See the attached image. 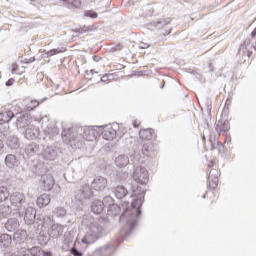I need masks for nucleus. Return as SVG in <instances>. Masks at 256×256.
Here are the masks:
<instances>
[{
  "label": "nucleus",
  "mask_w": 256,
  "mask_h": 256,
  "mask_svg": "<svg viewBox=\"0 0 256 256\" xmlns=\"http://www.w3.org/2000/svg\"><path fill=\"white\" fill-rule=\"evenodd\" d=\"M93 193L91 192V189H89V186H84L82 189H80V197L78 198L79 201L80 199H89Z\"/></svg>",
  "instance_id": "33"
},
{
  "label": "nucleus",
  "mask_w": 256,
  "mask_h": 256,
  "mask_svg": "<svg viewBox=\"0 0 256 256\" xmlns=\"http://www.w3.org/2000/svg\"><path fill=\"white\" fill-rule=\"evenodd\" d=\"M10 197L9 189L5 186H0V203H3V201H7Z\"/></svg>",
  "instance_id": "35"
},
{
  "label": "nucleus",
  "mask_w": 256,
  "mask_h": 256,
  "mask_svg": "<svg viewBox=\"0 0 256 256\" xmlns=\"http://www.w3.org/2000/svg\"><path fill=\"white\" fill-rule=\"evenodd\" d=\"M99 132L93 127L87 126H74L72 128L64 129L61 133V137L64 143H73L79 141V139H85V141H93L97 139Z\"/></svg>",
  "instance_id": "3"
},
{
  "label": "nucleus",
  "mask_w": 256,
  "mask_h": 256,
  "mask_svg": "<svg viewBox=\"0 0 256 256\" xmlns=\"http://www.w3.org/2000/svg\"><path fill=\"white\" fill-rule=\"evenodd\" d=\"M15 83V79L10 78L8 81H6L5 85L6 87H11Z\"/></svg>",
  "instance_id": "48"
},
{
  "label": "nucleus",
  "mask_w": 256,
  "mask_h": 256,
  "mask_svg": "<svg viewBox=\"0 0 256 256\" xmlns=\"http://www.w3.org/2000/svg\"><path fill=\"white\" fill-rule=\"evenodd\" d=\"M107 188V178L103 176H97L91 183V189L94 191H105Z\"/></svg>",
  "instance_id": "11"
},
{
  "label": "nucleus",
  "mask_w": 256,
  "mask_h": 256,
  "mask_svg": "<svg viewBox=\"0 0 256 256\" xmlns=\"http://www.w3.org/2000/svg\"><path fill=\"white\" fill-rule=\"evenodd\" d=\"M171 23V18H160L157 21L151 22L150 27H154V29H163L167 27Z\"/></svg>",
  "instance_id": "19"
},
{
  "label": "nucleus",
  "mask_w": 256,
  "mask_h": 256,
  "mask_svg": "<svg viewBox=\"0 0 256 256\" xmlns=\"http://www.w3.org/2000/svg\"><path fill=\"white\" fill-rule=\"evenodd\" d=\"M139 48L140 49H149V44L148 43H141Z\"/></svg>",
  "instance_id": "49"
},
{
  "label": "nucleus",
  "mask_w": 256,
  "mask_h": 256,
  "mask_svg": "<svg viewBox=\"0 0 256 256\" xmlns=\"http://www.w3.org/2000/svg\"><path fill=\"white\" fill-rule=\"evenodd\" d=\"M207 198V192L202 196V199H206Z\"/></svg>",
  "instance_id": "57"
},
{
  "label": "nucleus",
  "mask_w": 256,
  "mask_h": 256,
  "mask_svg": "<svg viewBox=\"0 0 256 256\" xmlns=\"http://www.w3.org/2000/svg\"><path fill=\"white\" fill-rule=\"evenodd\" d=\"M121 206L117 205V204H113L109 210H108V214L111 216V217H117V215H120L121 213Z\"/></svg>",
  "instance_id": "36"
},
{
  "label": "nucleus",
  "mask_w": 256,
  "mask_h": 256,
  "mask_svg": "<svg viewBox=\"0 0 256 256\" xmlns=\"http://www.w3.org/2000/svg\"><path fill=\"white\" fill-rule=\"evenodd\" d=\"M114 201L115 200H113V197L106 196L103 198L102 203H103L104 207H109V209H110L112 205H115Z\"/></svg>",
  "instance_id": "42"
},
{
  "label": "nucleus",
  "mask_w": 256,
  "mask_h": 256,
  "mask_svg": "<svg viewBox=\"0 0 256 256\" xmlns=\"http://www.w3.org/2000/svg\"><path fill=\"white\" fill-rule=\"evenodd\" d=\"M60 153L61 150L59 148L53 146H46L41 152V157L42 159H44V161H55V159L59 157Z\"/></svg>",
  "instance_id": "7"
},
{
  "label": "nucleus",
  "mask_w": 256,
  "mask_h": 256,
  "mask_svg": "<svg viewBox=\"0 0 256 256\" xmlns=\"http://www.w3.org/2000/svg\"><path fill=\"white\" fill-rule=\"evenodd\" d=\"M31 171L32 173H34V175H37L39 177L45 173V168L42 163L33 162L31 166Z\"/></svg>",
  "instance_id": "26"
},
{
  "label": "nucleus",
  "mask_w": 256,
  "mask_h": 256,
  "mask_svg": "<svg viewBox=\"0 0 256 256\" xmlns=\"http://www.w3.org/2000/svg\"><path fill=\"white\" fill-rule=\"evenodd\" d=\"M42 227L47 229V234L50 239H59L65 231V226L55 222L53 217L49 215L42 218Z\"/></svg>",
  "instance_id": "4"
},
{
  "label": "nucleus",
  "mask_w": 256,
  "mask_h": 256,
  "mask_svg": "<svg viewBox=\"0 0 256 256\" xmlns=\"http://www.w3.org/2000/svg\"><path fill=\"white\" fill-rule=\"evenodd\" d=\"M127 189H125V186H118L114 190L115 197L117 199H125V196L128 195Z\"/></svg>",
  "instance_id": "28"
},
{
  "label": "nucleus",
  "mask_w": 256,
  "mask_h": 256,
  "mask_svg": "<svg viewBox=\"0 0 256 256\" xmlns=\"http://www.w3.org/2000/svg\"><path fill=\"white\" fill-rule=\"evenodd\" d=\"M13 117H15V114L11 110L0 112V125L9 123Z\"/></svg>",
  "instance_id": "22"
},
{
  "label": "nucleus",
  "mask_w": 256,
  "mask_h": 256,
  "mask_svg": "<svg viewBox=\"0 0 256 256\" xmlns=\"http://www.w3.org/2000/svg\"><path fill=\"white\" fill-rule=\"evenodd\" d=\"M116 167H127L129 165V156L121 154L115 159Z\"/></svg>",
  "instance_id": "25"
},
{
  "label": "nucleus",
  "mask_w": 256,
  "mask_h": 256,
  "mask_svg": "<svg viewBox=\"0 0 256 256\" xmlns=\"http://www.w3.org/2000/svg\"><path fill=\"white\" fill-rule=\"evenodd\" d=\"M154 134H155V130L151 128L139 131V137L143 141H151V139H153Z\"/></svg>",
  "instance_id": "20"
},
{
  "label": "nucleus",
  "mask_w": 256,
  "mask_h": 256,
  "mask_svg": "<svg viewBox=\"0 0 256 256\" xmlns=\"http://www.w3.org/2000/svg\"><path fill=\"white\" fill-rule=\"evenodd\" d=\"M153 15V7L151 5L147 6V12L143 14V17H151Z\"/></svg>",
  "instance_id": "45"
},
{
  "label": "nucleus",
  "mask_w": 256,
  "mask_h": 256,
  "mask_svg": "<svg viewBox=\"0 0 256 256\" xmlns=\"http://www.w3.org/2000/svg\"><path fill=\"white\" fill-rule=\"evenodd\" d=\"M93 61H95L96 63H99V61H101V57L94 55L93 56Z\"/></svg>",
  "instance_id": "52"
},
{
  "label": "nucleus",
  "mask_w": 256,
  "mask_h": 256,
  "mask_svg": "<svg viewBox=\"0 0 256 256\" xmlns=\"http://www.w3.org/2000/svg\"><path fill=\"white\" fill-rule=\"evenodd\" d=\"M82 223L86 227V234L81 242L82 245H85L84 249H87V245H92V243H95L103 235V231H105V227H107L109 221L106 218L86 216Z\"/></svg>",
  "instance_id": "2"
},
{
  "label": "nucleus",
  "mask_w": 256,
  "mask_h": 256,
  "mask_svg": "<svg viewBox=\"0 0 256 256\" xmlns=\"http://www.w3.org/2000/svg\"><path fill=\"white\" fill-rule=\"evenodd\" d=\"M208 167H209V168L213 167V164H212V163H210V164L208 165Z\"/></svg>",
  "instance_id": "59"
},
{
  "label": "nucleus",
  "mask_w": 256,
  "mask_h": 256,
  "mask_svg": "<svg viewBox=\"0 0 256 256\" xmlns=\"http://www.w3.org/2000/svg\"><path fill=\"white\" fill-rule=\"evenodd\" d=\"M6 139H7V145L10 149H19V145H20L19 138H17L15 134L9 132V130H7Z\"/></svg>",
  "instance_id": "14"
},
{
  "label": "nucleus",
  "mask_w": 256,
  "mask_h": 256,
  "mask_svg": "<svg viewBox=\"0 0 256 256\" xmlns=\"http://www.w3.org/2000/svg\"><path fill=\"white\" fill-rule=\"evenodd\" d=\"M4 163L8 169H15L19 166V159L15 154H8L4 159Z\"/></svg>",
  "instance_id": "15"
},
{
  "label": "nucleus",
  "mask_w": 256,
  "mask_h": 256,
  "mask_svg": "<svg viewBox=\"0 0 256 256\" xmlns=\"http://www.w3.org/2000/svg\"><path fill=\"white\" fill-rule=\"evenodd\" d=\"M12 213L10 206L1 205L0 206V217H9Z\"/></svg>",
  "instance_id": "40"
},
{
  "label": "nucleus",
  "mask_w": 256,
  "mask_h": 256,
  "mask_svg": "<svg viewBox=\"0 0 256 256\" xmlns=\"http://www.w3.org/2000/svg\"><path fill=\"white\" fill-rule=\"evenodd\" d=\"M44 133L47 135H59V128L55 124H48L44 130Z\"/></svg>",
  "instance_id": "32"
},
{
  "label": "nucleus",
  "mask_w": 256,
  "mask_h": 256,
  "mask_svg": "<svg viewBox=\"0 0 256 256\" xmlns=\"http://www.w3.org/2000/svg\"><path fill=\"white\" fill-rule=\"evenodd\" d=\"M90 73H91V75H95V74H97L98 72L95 71V70H90Z\"/></svg>",
  "instance_id": "55"
},
{
  "label": "nucleus",
  "mask_w": 256,
  "mask_h": 256,
  "mask_svg": "<svg viewBox=\"0 0 256 256\" xmlns=\"http://www.w3.org/2000/svg\"><path fill=\"white\" fill-rule=\"evenodd\" d=\"M66 51L67 49L65 48H56L50 51L44 50L42 55H43V58L45 59V57H53V55H57L59 53H65Z\"/></svg>",
  "instance_id": "29"
},
{
  "label": "nucleus",
  "mask_w": 256,
  "mask_h": 256,
  "mask_svg": "<svg viewBox=\"0 0 256 256\" xmlns=\"http://www.w3.org/2000/svg\"><path fill=\"white\" fill-rule=\"evenodd\" d=\"M132 125L135 129H137V127H139V123H137V121H133Z\"/></svg>",
  "instance_id": "53"
},
{
  "label": "nucleus",
  "mask_w": 256,
  "mask_h": 256,
  "mask_svg": "<svg viewBox=\"0 0 256 256\" xmlns=\"http://www.w3.org/2000/svg\"><path fill=\"white\" fill-rule=\"evenodd\" d=\"M33 122V117L29 113L19 114L17 116L15 125L18 129H25V127H29Z\"/></svg>",
  "instance_id": "8"
},
{
  "label": "nucleus",
  "mask_w": 256,
  "mask_h": 256,
  "mask_svg": "<svg viewBox=\"0 0 256 256\" xmlns=\"http://www.w3.org/2000/svg\"><path fill=\"white\" fill-rule=\"evenodd\" d=\"M74 32L78 33L79 35H83V33H87V27L77 28L74 30Z\"/></svg>",
  "instance_id": "46"
},
{
  "label": "nucleus",
  "mask_w": 256,
  "mask_h": 256,
  "mask_svg": "<svg viewBox=\"0 0 256 256\" xmlns=\"http://www.w3.org/2000/svg\"><path fill=\"white\" fill-rule=\"evenodd\" d=\"M103 209H105V206L101 200H96L91 205V211L95 215H101V213H103Z\"/></svg>",
  "instance_id": "24"
},
{
  "label": "nucleus",
  "mask_w": 256,
  "mask_h": 256,
  "mask_svg": "<svg viewBox=\"0 0 256 256\" xmlns=\"http://www.w3.org/2000/svg\"><path fill=\"white\" fill-rule=\"evenodd\" d=\"M75 245V242H73L72 236L69 234L66 235L63 241L62 249L63 251H69V249H73V246Z\"/></svg>",
  "instance_id": "27"
},
{
  "label": "nucleus",
  "mask_w": 256,
  "mask_h": 256,
  "mask_svg": "<svg viewBox=\"0 0 256 256\" xmlns=\"http://www.w3.org/2000/svg\"><path fill=\"white\" fill-rule=\"evenodd\" d=\"M130 3H132V5H134V3H137V0H130Z\"/></svg>",
  "instance_id": "56"
},
{
  "label": "nucleus",
  "mask_w": 256,
  "mask_h": 256,
  "mask_svg": "<svg viewBox=\"0 0 256 256\" xmlns=\"http://www.w3.org/2000/svg\"><path fill=\"white\" fill-rule=\"evenodd\" d=\"M24 223L26 225H33V223H35V218L37 217V210H35V208L29 206H25L24 209Z\"/></svg>",
  "instance_id": "10"
},
{
  "label": "nucleus",
  "mask_w": 256,
  "mask_h": 256,
  "mask_svg": "<svg viewBox=\"0 0 256 256\" xmlns=\"http://www.w3.org/2000/svg\"><path fill=\"white\" fill-rule=\"evenodd\" d=\"M131 207L132 208L129 209V202H124L122 204L123 212L119 217V222L123 223L124 226L119 232L120 239H127V237L135 231V227H137V223H139L141 200H133Z\"/></svg>",
  "instance_id": "1"
},
{
  "label": "nucleus",
  "mask_w": 256,
  "mask_h": 256,
  "mask_svg": "<svg viewBox=\"0 0 256 256\" xmlns=\"http://www.w3.org/2000/svg\"><path fill=\"white\" fill-rule=\"evenodd\" d=\"M142 153L145 157H151L153 154V145L151 143H146L142 146Z\"/></svg>",
  "instance_id": "37"
},
{
  "label": "nucleus",
  "mask_w": 256,
  "mask_h": 256,
  "mask_svg": "<svg viewBox=\"0 0 256 256\" xmlns=\"http://www.w3.org/2000/svg\"><path fill=\"white\" fill-rule=\"evenodd\" d=\"M251 37H256V28L251 32Z\"/></svg>",
  "instance_id": "54"
},
{
  "label": "nucleus",
  "mask_w": 256,
  "mask_h": 256,
  "mask_svg": "<svg viewBox=\"0 0 256 256\" xmlns=\"http://www.w3.org/2000/svg\"><path fill=\"white\" fill-rule=\"evenodd\" d=\"M203 141H205V135L202 136Z\"/></svg>",
  "instance_id": "60"
},
{
  "label": "nucleus",
  "mask_w": 256,
  "mask_h": 256,
  "mask_svg": "<svg viewBox=\"0 0 256 256\" xmlns=\"http://www.w3.org/2000/svg\"><path fill=\"white\" fill-rule=\"evenodd\" d=\"M36 203L40 209H43V207H47L51 203V196L49 194H42L37 198Z\"/></svg>",
  "instance_id": "21"
},
{
  "label": "nucleus",
  "mask_w": 256,
  "mask_h": 256,
  "mask_svg": "<svg viewBox=\"0 0 256 256\" xmlns=\"http://www.w3.org/2000/svg\"><path fill=\"white\" fill-rule=\"evenodd\" d=\"M107 81H109V75L104 74L100 79V83H107Z\"/></svg>",
  "instance_id": "47"
},
{
  "label": "nucleus",
  "mask_w": 256,
  "mask_h": 256,
  "mask_svg": "<svg viewBox=\"0 0 256 256\" xmlns=\"http://www.w3.org/2000/svg\"><path fill=\"white\" fill-rule=\"evenodd\" d=\"M41 181L44 185V189L46 191H51L53 189V185H55V180L51 175H41Z\"/></svg>",
  "instance_id": "17"
},
{
  "label": "nucleus",
  "mask_w": 256,
  "mask_h": 256,
  "mask_svg": "<svg viewBox=\"0 0 256 256\" xmlns=\"http://www.w3.org/2000/svg\"><path fill=\"white\" fill-rule=\"evenodd\" d=\"M54 215L58 218H63L67 215V210L63 207H57L54 209Z\"/></svg>",
  "instance_id": "41"
},
{
  "label": "nucleus",
  "mask_w": 256,
  "mask_h": 256,
  "mask_svg": "<svg viewBox=\"0 0 256 256\" xmlns=\"http://www.w3.org/2000/svg\"><path fill=\"white\" fill-rule=\"evenodd\" d=\"M121 49H123V46L119 44L117 47L112 48V51H121Z\"/></svg>",
  "instance_id": "51"
},
{
  "label": "nucleus",
  "mask_w": 256,
  "mask_h": 256,
  "mask_svg": "<svg viewBox=\"0 0 256 256\" xmlns=\"http://www.w3.org/2000/svg\"><path fill=\"white\" fill-rule=\"evenodd\" d=\"M133 180L139 185H147L149 183V172L147 168L137 165L134 167Z\"/></svg>",
  "instance_id": "6"
},
{
  "label": "nucleus",
  "mask_w": 256,
  "mask_h": 256,
  "mask_svg": "<svg viewBox=\"0 0 256 256\" xmlns=\"http://www.w3.org/2000/svg\"><path fill=\"white\" fill-rule=\"evenodd\" d=\"M251 49H255V46L251 45V39L246 38L240 45V51H243L244 55H247V57H251L253 55Z\"/></svg>",
  "instance_id": "16"
},
{
  "label": "nucleus",
  "mask_w": 256,
  "mask_h": 256,
  "mask_svg": "<svg viewBox=\"0 0 256 256\" xmlns=\"http://www.w3.org/2000/svg\"><path fill=\"white\" fill-rule=\"evenodd\" d=\"M5 229L9 233H13L19 229V220L17 218H10L5 223Z\"/></svg>",
  "instance_id": "18"
},
{
  "label": "nucleus",
  "mask_w": 256,
  "mask_h": 256,
  "mask_svg": "<svg viewBox=\"0 0 256 256\" xmlns=\"http://www.w3.org/2000/svg\"><path fill=\"white\" fill-rule=\"evenodd\" d=\"M80 245H81L80 242H75L73 247L70 249V253L74 256H83V251L79 249Z\"/></svg>",
  "instance_id": "38"
},
{
  "label": "nucleus",
  "mask_w": 256,
  "mask_h": 256,
  "mask_svg": "<svg viewBox=\"0 0 256 256\" xmlns=\"http://www.w3.org/2000/svg\"><path fill=\"white\" fill-rule=\"evenodd\" d=\"M163 87H165V84H163V85L161 86V89H163Z\"/></svg>",
  "instance_id": "61"
},
{
  "label": "nucleus",
  "mask_w": 256,
  "mask_h": 256,
  "mask_svg": "<svg viewBox=\"0 0 256 256\" xmlns=\"http://www.w3.org/2000/svg\"><path fill=\"white\" fill-rule=\"evenodd\" d=\"M85 17H89L90 19H97L99 17V14L93 10H88L84 13Z\"/></svg>",
  "instance_id": "44"
},
{
  "label": "nucleus",
  "mask_w": 256,
  "mask_h": 256,
  "mask_svg": "<svg viewBox=\"0 0 256 256\" xmlns=\"http://www.w3.org/2000/svg\"><path fill=\"white\" fill-rule=\"evenodd\" d=\"M37 153H39V145L37 143H30L26 146L25 154L27 157H33Z\"/></svg>",
  "instance_id": "23"
},
{
  "label": "nucleus",
  "mask_w": 256,
  "mask_h": 256,
  "mask_svg": "<svg viewBox=\"0 0 256 256\" xmlns=\"http://www.w3.org/2000/svg\"><path fill=\"white\" fill-rule=\"evenodd\" d=\"M170 33H171V28L168 29V30H165V31L162 33V35H163V37H167V35H170Z\"/></svg>",
  "instance_id": "50"
},
{
  "label": "nucleus",
  "mask_w": 256,
  "mask_h": 256,
  "mask_svg": "<svg viewBox=\"0 0 256 256\" xmlns=\"http://www.w3.org/2000/svg\"><path fill=\"white\" fill-rule=\"evenodd\" d=\"M25 138L31 141L41 139V130H39V127L31 125L25 131Z\"/></svg>",
  "instance_id": "12"
},
{
  "label": "nucleus",
  "mask_w": 256,
  "mask_h": 256,
  "mask_svg": "<svg viewBox=\"0 0 256 256\" xmlns=\"http://www.w3.org/2000/svg\"><path fill=\"white\" fill-rule=\"evenodd\" d=\"M111 253V244H107L106 246L99 247L95 250L94 255H109Z\"/></svg>",
  "instance_id": "30"
},
{
  "label": "nucleus",
  "mask_w": 256,
  "mask_h": 256,
  "mask_svg": "<svg viewBox=\"0 0 256 256\" xmlns=\"http://www.w3.org/2000/svg\"><path fill=\"white\" fill-rule=\"evenodd\" d=\"M102 137L106 141H113V139H115V137H117V130H115V128H113V126H111V125H106L103 128Z\"/></svg>",
  "instance_id": "13"
},
{
  "label": "nucleus",
  "mask_w": 256,
  "mask_h": 256,
  "mask_svg": "<svg viewBox=\"0 0 256 256\" xmlns=\"http://www.w3.org/2000/svg\"><path fill=\"white\" fill-rule=\"evenodd\" d=\"M11 245V236L9 234H3L0 236V247H9Z\"/></svg>",
  "instance_id": "34"
},
{
  "label": "nucleus",
  "mask_w": 256,
  "mask_h": 256,
  "mask_svg": "<svg viewBox=\"0 0 256 256\" xmlns=\"http://www.w3.org/2000/svg\"><path fill=\"white\" fill-rule=\"evenodd\" d=\"M207 187L215 191L219 187V172L217 169H211L207 178Z\"/></svg>",
  "instance_id": "9"
},
{
  "label": "nucleus",
  "mask_w": 256,
  "mask_h": 256,
  "mask_svg": "<svg viewBox=\"0 0 256 256\" xmlns=\"http://www.w3.org/2000/svg\"><path fill=\"white\" fill-rule=\"evenodd\" d=\"M7 139V128H1L0 127V151H3V147H5V144L3 141Z\"/></svg>",
  "instance_id": "39"
},
{
  "label": "nucleus",
  "mask_w": 256,
  "mask_h": 256,
  "mask_svg": "<svg viewBox=\"0 0 256 256\" xmlns=\"http://www.w3.org/2000/svg\"><path fill=\"white\" fill-rule=\"evenodd\" d=\"M35 107H39V102L37 100H32L30 103L27 104L26 109L27 111H33Z\"/></svg>",
  "instance_id": "43"
},
{
  "label": "nucleus",
  "mask_w": 256,
  "mask_h": 256,
  "mask_svg": "<svg viewBox=\"0 0 256 256\" xmlns=\"http://www.w3.org/2000/svg\"><path fill=\"white\" fill-rule=\"evenodd\" d=\"M62 1H64V3H71L70 0H62Z\"/></svg>",
  "instance_id": "58"
},
{
  "label": "nucleus",
  "mask_w": 256,
  "mask_h": 256,
  "mask_svg": "<svg viewBox=\"0 0 256 256\" xmlns=\"http://www.w3.org/2000/svg\"><path fill=\"white\" fill-rule=\"evenodd\" d=\"M230 129L229 122H221L219 121L216 124V131L217 133H227V131Z\"/></svg>",
  "instance_id": "31"
},
{
  "label": "nucleus",
  "mask_w": 256,
  "mask_h": 256,
  "mask_svg": "<svg viewBox=\"0 0 256 256\" xmlns=\"http://www.w3.org/2000/svg\"><path fill=\"white\" fill-rule=\"evenodd\" d=\"M11 205L18 211V217H23L25 213V207H27V200L25 194L21 192H14L10 195Z\"/></svg>",
  "instance_id": "5"
}]
</instances>
